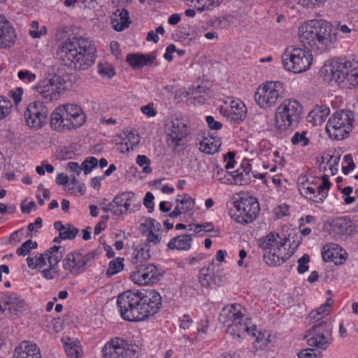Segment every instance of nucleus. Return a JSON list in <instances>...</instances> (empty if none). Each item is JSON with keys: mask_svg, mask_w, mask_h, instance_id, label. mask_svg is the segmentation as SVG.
<instances>
[{"mask_svg": "<svg viewBox=\"0 0 358 358\" xmlns=\"http://www.w3.org/2000/svg\"><path fill=\"white\" fill-rule=\"evenodd\" d=\"M299 37L305 48L320 52L331 49L337 38L331 24L322 19L302 24L299 28Z\"/></svg>", "mask_w": 358, "mask_h": 358, "instance_id": "nucleus-1", "label": "nucleus"}, {"mask_svg": "<svg viewBox=\"0 0 358 358\" xmlns=\"http://www.w3.org/2000/svg\"><path fill=\"white\" fill-rule=\"evenodd\" d=\"M320 74L327 82L334 80L341 87L352 88L358 85V62L333 59L325 62Z\"/></svg>", "mask_w": 358, "mask_h": 358, "instance_id": "nucleus-2", "label": "nucleus"}, {"mask_svg": "<svg viewBox=\"0 0 358 358\" xmlns=\"http://www.w3.org/2000/svg\"><path fill=\"white\" fill-rule=\"evenodd\" d=\"M61 52L74 64L75 69L84 70L95 62L96 48L93 42L83 36L68 38L61 45Z\"/></svg>", "mask_w": 358, "mask_h": 358, "instance_id": "nucleus-3", "label": "nucleus"}, {"mask_svg": "<svg viewBox=\"0 0 358 358\" xmlns=\"http://www.w3.org/2000/svg\"><path fill=\"white\" fill-rule=\"evenodd\" d=\"M287 238L275 232L258 241L259 245L264 250V259L266 264L277 266L284 263L290 257L286 248Z\"/></svg>", "mask_w": 358, "mask_h": 358, "instance_id": "nucleus-4", "label": "nucleus"}, {"mask_svg": "<svg viewBox=\"0 0 358 358\" xmlns=\"http://www.w3.org/2000/svg\"><path fill=\"white\" fill-rule=\"evenodd\" d=\"M302 106L294 99L283 101L277 108L274 117V131L281 134L298 125L302 117Z\"/></svg>", "mask_w": 358, "mask_h": 358, "instance_id": "nucleus-5", "label": "nucleus"}, {"mask_svg": "<svg viewBox=\"0 0 358 358\" xmlns=\"http://www.w3.org/2000/svg\"><path fill=\"white\" fill-rule=\"evenodd\" d=\"M221 323L227 325V332L242 341L246 335V317L241 312L239 304H231L224 306L219 316Z\"/></svg>", "mask_w": 358, "mask_h": 358, "instance_id": "nucleus-6", "label": "nucleus"}, {"mask_svg": "<svg viewBox=\"0 0 358 358\" xmlns=\"http://www.w3.org/2000/svg\"><path fill=\"white\" fill-rule=\"evenodd\" d=\"M312 55L309 49L289 46L282 55V63L285 70L300 73L307 71L312 64Z\"/></svg>", "mask_w": 358, "mask_h": 358, "instance_id": "nucleus-7", "label": "nucleus"}, {"mask_svg": "<svg viewBox=\"0 0 358 358\" xmlns=\"http://www.w3.org/2000/svg\"><path fill=\"white\" fill-rule=\"evenodd\" d=\"M333 329L332 322L329 320L314 324L304 336L307 338L308 345L317 350H326L334 341Z\"/></svg>", "mask_w": 358, "mask_h": 358, "instance_id": "nucleus-8", "label": "nucleus"}, {"mask_svg": "<svg viewBox=\"0 0 358 358\" xmlns=\"http://www.w3.org/2000/svg\"><path fill=\"white\" fill-rule=\"evenodd\" d=\"M354 113L351 110H342L335 112L326 124V130L330 138L343 140L348 137L352 129Z\"/></svg>", "mask_w": 358, "mask_h": 358, "instance_id": "nucleus-9", "label": "nucleus"}, {"mask_svg": "<svg viewBox=\"0 0 358 358\" xmlns=\"http://www.w3.org/2000/svg\"><path fill=\"white\" fill-rule=\"evenodd\" d=\"M284 84L280 81H266L259 85L255 94L256 103L263 109L275 106L284 95Z\"/></svg>", "mask_w": 358, "mask_h": 358, "instance_id": "nucleus-10", "label": "nucleus"}, {"mask_svg": "<svg viewBox=\"0 0 358 358\" xmlns=\"http://www.w3.org/2000/svg\"><path fill=\"white\" fill-rule=\"evenodd\" d=\"M139 292L131 290L124 292L117 296V305L120 309L121 317L127 321L139 322Z\"/></svg>", "mask_w": 358, "mask_h": 358, "instance_id": "nucleus-11", "label": "nucleus"}, {"mask_svg": "<svg viewBox=\"0 0 358 358\" xmlns=\"http://www.w3.org/2000/svg\"><path fill=\"white\" fill-rule=\"evenodd\" d=\"M139 299L140 321L153 316L162 307V296L154 289L139 292Z\"/></svg>", "mask_w": 358, "mask_h": 358, "instance_id": "nucleus-12", "label": "nucleus"}, {"mask_svg": "<svg viewBox=\"0 0 358 358\" xmlns=\"http://www.w3.org/2000/svg\"><path fill=\"white\" fill-rule=\"evenodd\" d=\"M48 114L49 110L43 102L34 101L27 106L24 117L29 128L37 130L46 123Z\"/></svg>", "mask_w": 358, "mask_h": 358, "instance_id": "nucleus-13", "label": "nucleus"}, {"mask_svg": "<svg viewBox=\"0 0 358 358\" xmlns=\"http://www.w3.org/2000/svg\"><path fill=\"white\" fill-rule=\"evenodd\" d=\"M94 257V252L83 254L74 251L66 256L62 262V266L64 270L68 271L71 275H76L86 270Z\"/></svg>", "mask_w": 358, "mask_h": 358, "instance_id": "nucleus-14", "label": "nucleus"}, {"mask_svg": "<svg viewBox=\"0 0 358 358\" xmlns=\"http://www.w3.org/2000/svg\"><path fill=\"white\" fill-rule=\"evenodd\" d=\"M65 81L59 76H54L50 79L41 82L36 89L41 96L48 101L57 100L64 90Z\"/></svg>", "mask_w": 358, "mask_h": 358, "instance_id": "nucleus-15", "label": "nucleus"}, {"mask_svg": "<svg viewBox=\"0 0 358 358\" xmlns=\"http://www.w3.org/2000/svg\"><path fill=\"white\" fill-rule=\"evenodd\" d=\"M160 273L154 264L138 265L131 274V280L140 285L155 284L159 280Z\"/></svg>", "mask_w": 358, "mask_h": 358, "instance_id": "nucleus-16", "label": "nucleus"}, {"mask_svg": "<svg viewBox=\"0 0 358 358\" xmlns=\"http://www.w3.org/2000/svg\"><path fill=\"white\" fill-rule=\"evenodd\" d=\"M248 319V341L252 343V349L254 353L259 350H264L269 343V334L266 332H262L257 330V326L252 324L249 326Z\"/></svg>", "mask_w": 358, "mask_h": 358, "instance_id": "nucleus-17", "label": "nucleus"}, {"mask_svg": "<svg viewBox=\"0 0 358 358\" xmlns=\"http://www.w3.org/2000/svg\"><path fill=\"white\" fill-rule=\"evenodd\" d=\"M234 208L229 210V215L237 223H246V193L243 191L233 195Z\"/></svg>", "mask_w": 358, "mask_h": 358, "instance_id": "nucleus-18", "label": "nucleus"}, {"mask_svg": "<svg viewBox=\"0 0 358 358\" xmlns=\"http://www.w3.org/2000/svg\"><path fill=\"white\" fill-rule=\"evenodd\" d=\"M102 352L107 358L126 357L129 355V345L124 340L116 338L106 344Z\"/></svg>", "mask_w": 358, "mask_h": 358, "instance_id": "nucleus-19", "label": "nucleus"}, {"mask_svg": "<svg viewBox=\"0 0 358 358\" xmlns=\"http://www.w3.org/2000/svg\"><path fill=\"white\" fill-rule=\"evenodd\" d=\"M187 135V127L183 120L176 118L172 120L171 132L169 134L168 143L176 148L181 145L180 142Z\"/></svg>", "mask_w": 358, "mask_h": 358, "instance_id": "nucleus-20", "label": "nucleus"}, {"mask_svg": "<svg viewBox=\"0 0 358 358\" xmlns=\"http://www.w3.org/2000/svg\"><path fill=\"white\" fill-rule=\"evenodd\" d=\"M16 34L11 24L3 15H0V48H8L15 41Z\"/></svg>", "mask_w": 358, "mask_h": 358, "instance_id": "nucleus-21", "label": "nucleus"}, {"mask_svg": "<svg viewBox=\"0 0 358 358\" xmlns=\"http://www.w3.org/2000/svg\"><path fill=\"white\" fill-rule=\"evenodd\" d=\"M214 268L215 265L212 263L199 270L198 278L202 287L209 289L212 283L219 285L222 282V276L215 272Z\"/></svg>", "mask_w": 358, "mask_h": 358, "instance_id": "nucleus-22", "label": "nucleus"}, {"mask_svg": "<svg viewBox=\"0 0 358 358\" xmlns=\"http://www.w3.org/2000/svg\"><path fill=\"white\" fill-rule=\"evenodd\" d=\"M67 120L66 123L71 129H76L81 127L86 120V116L83 110L76 104H66Z\"/></svg>", "mask_w": 358, "mask_h": 358, "instance_id": "nucleus-23", "label": "nucleus"}, {"mask_svg": "<svg viewBox=\"0 0 358 358\" xmlns=\"http://www.w3.org/2000/svg\"><path fill=\"white\" fill-rule=\"evenodd\" d=\"M67 120L69 119L66 116L65 106H60L56 108L50 115V127L57 131L71 130V127L66 122Z\"/></svg>", "mask_w": 358, "mask_h": 358, "instance_id": "nucleus-24", "label": "nucleus"}, {"mask_svg": "<svg viewBox=\"0 0 358 358\" xmlns=\"http://www.w3.org/2000/svg\"><path fill=\"white\" fill-rule=\"evenodd\" d=\"M1 302L6 310L12 315L19 317L24 310V301L15 294H12L3 296Z\"/></svg>", "mask_w": 358, "mask_h": 358, "instance_id": "nucleus-25", "label": "nucleus"}, {"mask_svg": "<svg viewBox=\"0 0 358 358\" xmlns=\"http://www.w3.org/2000/svg\"><path fill=\"white\" fill-rule=\"evenodd\" d=\"M12 358H42V356L36 344L25 341L15 348Z\"/></svg>", "mask_w": 358, "mask_h": 358, "instance_id": "nucleus-26", "label": "nucleus"}, {"mask_svg": "<svg viewBox=\"0 0 358 358\" xmlns=\"http://www.w3.org/2000/svg\"><path fill=\"white\" fill-rule=\"evenodd\" d=\"M342 248L337 244L329 243L323 247L322 259L325 262H332L335 264H342L345 260L346 253L341 254Z\"/></svg>", "mask_w": 358, "mask_h": 358, "instance_id": "nucleus-27", "label": "nucleus"}, {"mask_svg": "<svg viewBox=\"0 0 358 358\" xmlns=\"http://www.w3.org/2000/svg\"><path fill=\"white\" fill-rule=\"evenodd\" d=\"M110 22L115 30L122 31L129 27L131 22L129 12L124 8H118L110 17Z\"/></svg>", "mask_w": 358, "mask_h": 358, "instance_id": "nucleus-28", "label": "nucleus"}, {"mask_svg": "<svg viewBox=\"0 0 358 358\" xmlns=\"http://www.w3.org/2000/svg\"><path fill=\"white\" fill-rule=\"evenodd\" d=\"M156 59L152 55L129 54L126 61L133 69H140L143 66L151 64Z\"/></svg>", "mask_w": 358, "mask_h": 358, "instance_id": "nucleus-29", "label": "nucleus"}, {"mask_svg": "<svg viewBox=\"0 0 358 358\" xmlns=\"http://www.w3.org/2000/svg\"><path fill=\"white\" fill-rule=\"evenodd\" d=\"M113 199L114 203L122 208L124 212L127 213L134 210L131 209V206L136 201V196L131 192H125L115 196Z\"/></svg>", "mask_w": 358, "mask_h": 358, "instance_id": "nucleus-30", "label": "nucleus"}, {"mask_svg": "<svg viewBox=\"0 0 358 358\" xmlns=\"http://www.w3.org/2000/svg\"><path fill=\"white\" fill-rule=\"evenodd\" d=\"M221 143L220 138L212 136L204 137L199 143V150L204 153L213 155L218 151Z\"/></svg>", "mask_w": 358, "mask_h": 358, "instance_id": "nucleus-31", "label": "nucleus"}, {"mask_svg": "<svg viewBox=\"0 0 358 358\" xmlns=\"http://www.w3.org/2000/svg\"><path fill=\"white\" fill-rule=\"evenodd\" d=\"M230 108L231 119L237 123L242 122L246 116L245 103L240 99H234L231 101Z\"/></svg>", "mask_w": 358, "mask_h": 358, "instance_id": "nucleus-32", "label": "nucleus"}, {"mask_svg": "<svg viewBox=\"0 0 358 358\" xmlns=\"http://www.w3.org/2000/svg\"><path fill=\"white\" fill-rule=\"evenodd\" d=\"M191 235L182 234L175 237L169 242L167 246L171 250H187L191 247L192 243Z\"/></svg>", "mask_w": 358, "mask_h": 358, "instance_id": "nucleus-33", "label": "nucleus"}, {"mask_svg": "<svg viewBox=\"0 0 358 358\" xmlns=\"http://www.w3.org/2000/svg\"><path fill=\"white\" fill-rule=\"evenodd\" d=\"M64 252V248L62 246L57 245H54L49 250H46L45 253L48 255L46 257L49 263V266L55 268L63 257Z\"/></svg>", "mask_w": 358, "mask_h": 358, "instance_id": "nucleus-34", "label": "nucleus"}, {"mask_svg": "<svg viewBox=\"0 0 358 358\" xmlns=\"http://www.w3.org/2000/svg\"><path fill=\"white\" fill-rule=\"evenodd\" d=\"M150 247L145 243H141L136 246L133 252L132 262L137 264L138 262L142 264V261H145L150 257Z\"/></svg>", "mask_w": 358, "mask_h": 358, "instance_id": "nucleus-35", "label": "nucleus"}, {"mask_svg": "<svg viewBox=\"0 0 358 358\" xmlns=\"http://www.w3.org/2000/svg\"><path fill=\"white\" fill-rule=\"evenodd\" d=\"M351 222L345 218L341 217L334 220L332 224L333 231L337 234L346 235L352 233Z\"/></svg>", "mask_w": 358, "mask_h": 358, "instance_id": "nucleus-36", "label": "nucleus"}, {"mask_svg": "<svg viewBox=\"0 0 358 358\" xmlns=\"http://www.w3.org/2000/svg\"><path fill=\"white\" fill-rule=\"evenodd\" d=\"M248 206L250 208L248 210V223L255 220L259 213L260 207L257 199L252 196H248Z\"/></svg>", "mask_w": 358, "mask_h": 358, "instance_id": "nucleus-37", "label": "nucleus"}, {"mask_svg": "<svg viewBox=\"0 0 358 358\" xmlns=\"http://www.w3.org/2000/svg\"><path fill=\"white\" fill-rule=\"evenodd\" d=\"M299 190L301 194L306 199L318 203L323 202L317 201V199L320 198L318 196V186L317 187H313L312 186L306 187L304 185H302L299 188Z\"/></svg>", "mask_w": 358, "mask_h": 358, "instance_id": "nucleus-38", "label": "nucleus"}, {"mask_svg": "<svg viewBox=\"0 0 358 358\" xmlns=\"http://www.w3.org/2000/svg\"><path fill=\"white\" fill-rule=\"evenodd\" d=\"M48 255L44 253L40 254L38 256L36 255L34 257H29L27 259V265L29 268L33 269H40L46 265V260Z\"/></svg>", "mask_w": 358, "mask_h": 358, "instance_id": "nucleus-39", "label": "nucleus"}, {"mask_svg": "<svg viewBox=\"0 0 358 358\" xmlns=\"http://www.w3.org/2000/svg\"><path fill=\"white\" fill-rule=\"evenodd\" d=\"M245 172V168L243 164L237 170L228 172V174L232 178L231 182L236 185H244L246 182Z\"/></svg>", "mask_w": 358, "mask_h": 358, "instance_id": "nucleus-40", "label": "nucleus"}, {"mask_svg": "<svg viewBox=\"0 0 358 358\" xmlns=\"http://www.w3.org/2000/svg\"><path fill=\"white\" fill-rule=\"evenodd\" d=\"M322 183L318 186V196L320 198L317 199V201H324L328 195V190L331 187V182L327 175L322 176Z\"/></svg>", "mask_w": 358, "mask_h": 358, "instance_id": "nucleus-41", "label": "nucleus"}, {"mask_svg": "<svg viewBox=\"0 0 358 358\" xmlns=\"http://www.w3.org/2000/svg\"><path fill=\"white\" fill-rule=\"evenodd\" d=\"M329 313L330 311L327 308L322 306L317 310L311 311L309 314L308 317L310 319V321L316 324L317 322H322V320L326 315H329Z\"/></svg>", "mask_w": 358, "mask_h": 358, "instance_id": "nucleus-42", "label": "nucleus"}, {"mask_svg": "<svg viewBox=\"0 0 358 358\" xmlns=\"http://www.w3.org/2000/svg\"><path fill=\"white\" fill-rule=\"evenodd\" d=\"M140 142V137L136 131H131L127 135V141L125 143L124 147L126 152L134 150Z\"/></svg>", "mask_w": 358, "mask_h": 358, "instance_id": "nucleus-43", "label": "nucleus"}, {"mask_svg": "<svg viewBox=\"0 0 358 358\" xmlns=\"http://www.w3.org/2000/svg\"><path fill=\"white\" fill-rule=\"evenodd\" d=\"M123 261L124 259L120 257L112 260L109 263L106 275L110 277L121 271L124 267Z\"/></svg>", "mask_w": 358, "mask_h": 358, "instance_id": "nucleus-44", "label": "nucleus"}, {"mask_svg": "<svg viewBox=\"0 0 358 358\" xmlns=\"http://www.w3.org/2000/svg\"><path fill=\"white\" fill-rule=\"evenodd\" d=\"M65 351L68 358H81V349L78 343L73 341L65 344Z\"/></svg>", "mask_w": 358, "mask_h": 358, "instance_id": "nucleus-45", "label": "nucleus"}, {"mask_svg": "<svg viewBox=\"0 0 358 358\" xmlns=\"http://www.w3.org/2000/svg\"><path fill=\"white\" fill-rule=\"evenodd\" d=\"M78 233V229L72 224H65V227H62L60 230V235L63 236L64 239L72 240L74 239Z\"/></svg>", "mask_w": 358, "mask_h": 358, "instance_id": "nucleus-46", "label": "nucleus"}, {"mask_svg": "<svg viewBox=\"0 0 358 358\" xmlns=\"http://www.w3.org/2000/svg\"><path fill=\"white\" fill-rule=\"evenodd\" d=\"M37 246L38 243L36 241H32L31 239L27 240L17 249L16 254L20 256H25L30 252L31 250L36 248Z\"/></svg>", "mask_w": 358, "mask_h": 358, "instance_id": "nucleus-47", "label": "nucleus"}, {"mask_svg": "<svg viewBox=\"0 0 358 358\" xmlns=\"http://www.w3.org/2000/svg\"><path fill=\"white\" fill-rule=\"evenodd\" d=\"M180 203L182 204V206L180 207L182 210L185 213H189L193 210L195 202L191 196L185 194L182 195V198L181 199V201H180Z\"/></svg>", "mask_w": 358, "mask_h": 358, "instance_id": "nucleus-48", "label": "nucleus"}, {"mask_svg": "<svg viewBox=\"0 0 358 358\" xmlns=\"http://www.w3.org/2000/svg\"><path fill=\"white\" fill-rule=\"evenodd\" d=\"M189 230L198 234L201 231L210 232L213 231V224L212 222H205L203 224H196L189 225Z\"/></svg>", "mask_w": 358, "mask_h": 358, "instance_id": "nucleus-49", "label": "nucleus"}, {"mask_svg": "<svg viewBox=\"0 0 358 358\" xmlns=\"http://www.w3.org/2000/svg\"><path fill=\"white\" fill-rule=\"evenodd\" d=\"M307 132L303 131L302 132H296L292 138V143L294 145L301 144L305 147L308 145L309 139L306 137Z\"/></svg>", "mask_w": 358, "mask_h": 358, "instance_id": "nucleus-50", "label": "nucleus"}, {"mask_svg": "<svg viewBox=\"0 0 358 358\" xmlns=\"http://www.w3.org/2000/svg\"><path fill=\"white\" fill-rule=\"evenodd\" d=\"M98 72L102 76L108 78H112L115 75L114 68L108 63L99 64L98 66Z\"/></svg>", "mask_w": 358, "mask_h": 358, "instance_id": "nucleus-51", "label": "nucleus"}, {"mask_svg": "<svg viewBox=\"0 0 358 358\" xmlns=\"http://www.w3.org/2000/svg\"><path fill=\"white\" fill-rule=\"evenodd\" d=\"M136 163L140 166H143V172L145 173H150L152 168L150 167V160L145 155H138L136 157Z\"/></svg>", "mask_w": 358, "mask_h": 358, "instance_id": "nucleus-52", "label": "nucleus"}, {"mask_svg": "<svg viewBox=\"0 0 358 358\" xmlns=\"http://www.w3.org/2000/svg\"><path fill=\"white\" fill-rule=\"evenodd\" d=\"M98 164V160L94 157H87L83 163V170L85 175L89 174L93 168L96 167Z\"/></svg>", "mask_w": 358, "mask_h": 358, "instance_id": "nucleus-53", "label": "nucleus"}, {"mask_svg": "<svg viewBox=\"0 0 358 358\" xmlns=\"http://www.w3.org/2000/svg\"><path fill=\"white\" fill-rule=\"evenodd\" d=\"M12 104L10 101L0 96V120L4 119L10 112Z\"/></svg>", "mask_w": 358, "mask_h": 358, "instance_id": "nucleus-54", "label": "nucleus"}, {"mask_svg": "<svg viewBox=\"0 0 358 358\" xmlns=\"http://www.w3.org/2000/svg\"><path fill=\"white\" fill-rule=\"evenodd\" d=\"M298 4L307 8H315L322 6L327 0H296Z\"/></svg>", "mask_w": 358, "mask_h": 358, "instance_id": "nucleus-55", "label": "nucleus"}, {"mask_svg": "<svg viewBox=\"0 0 358 358\" xmlns=\"http://www.w3.org/2000/svg\"><path fill=\"white\" fill-rule=\"evenodd\" d=\"M299 358H320L321 352L317 349L306 348L301 350L298 354Z\"/></svg>", "mask_w": 358, "mask_h": 358, "instance_id": "nucleus-56", "label": "nucleus"}, {"mask_svg": "<svg viewBox=\"0 0 358 358\" xmlns=\"http://www.w3.org/2000/svg\"><path fill=\"white\" fill-rule=\"evenodd\" d=\"M310 262V257L307 254H304L298 260L297 271L299 273H303L308 270V263Z\"/></svg>", "mask_w": 358, "mask_h": 358, "instance_id": "nucleus-57", "label": "nucleus"}, {"mask_svg": "<svg viewBox=\"0 0 358 358\" xmlns=\"http://www.w3.org/2000/svg\"><path fill=\"white\" fill-rule=\"evenodd\" d=\"M340 162V156L331 155L327 160V165L329 166V169L331 175H335L338 172V166Z\"/></svg>", "mask_w": 358, "mask_h": 358, "instance_id": "nucleus-58", "label": "nucleus"}, {"mask_svg": "<svg viewBox=\"0 0 358 358\" xmlns=\"http://www.w3.org/2000/svg\"><path fill=\"white\" fill-rule=\"evenodd\" d=\"M162 236L160 234H155L151 231H148L146 234V241L144 243L148 244V246H151V244L154 245L159 244L161 242Z\"/></svg>", "mask_w": 358, "mask_h": 358, "instance_id": "nucleus-59", "label": "nucleus"}, {"mask_svg": "<svg viewBox=\"0 0 358 358\" xmlns=\"http://www.w3.org/2000/svg\"><path fill=\"white\" fill-rule=\"evenodd\" d=\"M141 227H148V231H159L161 225L157 222L155 219L152 218H147L145 220L144 223L141 224Z\"/></svg>", "mask_w": 358, "mask_h": 358, "instance_id": "nucleus-60", "label": "nucleus"}, {"mask_svg": "<svg viewBox=\"0 0 358 358\" xmlns=\"http://www.w3.org/2000/svg\"><path fill=\"white\" fill-rule=\"evenodd\" d=\"M343 159L345 162L348 163V165L343 167L342 171L343 174L348 175L350 171L355 169V165L353 162L351 155H345Z\"/></svg>", "mask_w": 358, "mask_h": 358, "instance_id": "nucleus-61", "label": "nucleus"}, {"mask_svg": "<svg viewBox=\"0 0 358 358\" xmlns=\"http://www.w3.org/2000/svg\"><path fill=\"white\" fill-rule=\"evenodd\" d=\"M206 120L210 129L220 130L222 127V124L220 122L216 121L213 116H206Z\"/></svg>", "mask_w": 358, "mask_h": 358, "instance_id": "nucleus-62", "label": "nucleus"}, {"mask_svg": "<svg viewBox=\"0 0 358 358\" xmlns=\"http://www.w3.org/2000/svg\"><path fill=\"white\" fill-rule=\"evenodd\" d=\"M154 196L151 192H147L144 198V205L148 209V212L151 213L154 210L153 203Z\"/></svg>", "mask_w": 358, "mask_h": 358, "instance_id": "nucleus-63", "label": "nucleus"}, {"mask_svg": "<svg viewBox=\"0 0 358 358\" xmlns=\"http://www.w3.org/2000/svg\"><path fill=\"white\" fill-rule=\"evenodd\" d=\"M17 76L20 80H27L29 83L35 80L36 77L34 73H32L27 70L19 71Z\"/></svg>", "mask_w": 358, "mask_h": 358, "instance_id": "nucleus-64", "label": "nucleus"}]
</instances>
